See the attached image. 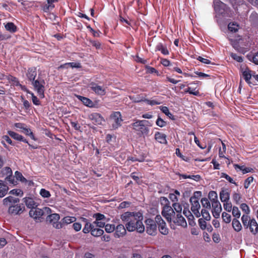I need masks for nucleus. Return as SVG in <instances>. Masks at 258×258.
<instances>
[{"mask_svg":"<svg viewBox=\"0 0 258 258\" xmlns=\"http://www.w3.org/2000/svg\"><path fill=\"white\" fill-rule=\"evenodd\" d=\"M228 28L230 31L236 32L239 29V26L237 23H230L228 24Z\"/></svg>","mask_w":258,"mask_h":258,"instance_id":"nucleus-33","label":"nucleus"},{"mask_svg":"<svg viewBox=\"0 0 258 258\" xmlns=\"http://www.w3.org/2000/svg\"><path fill=\"white\" fill-rule=\"evenodd\" d=\"M156 124L161 127H164L166 125V122L160 117H158L156 121Z\"/></svg>","mask_w":258,"mask_h":258,"instance_id":"nucleus-57","label":"nucleus"},{"mask_svg":"<svg viewBox=\"0 0 258 258\" xmlns=\"http://www.w3.org/2000/svg\"><path fill=\"white\" fill-rule=\"evenodd\" d=\"M23 200L26 206L28 208L32 209L37 207V204L34 201V200L32 198H25Z\"/></svg>","mask_w":258,"mask_h":258,"instance_id":"nucleus-22","label":"nucleus"},{"mask_svg":"<svg viewBox=\"0 0 258 258\" xmlns=\"http://www.w3.org/2000/svg\"><path fill=\"white\" fill-rule=\"evenodd\" d=\"M94 226V225L93 223H90L88 222L86 223L83 229V232L84 233H88L90 231L91 232V230H92Z\"/></svg>","mask_w":258,"mask_h":258,"instance_id":"nucleus-36","label":"nucleus"},{"mask_svg":"<svg viewBox=\"0 0 258 258\" xmlns=\"http://www.w3.org/2000/svg\"><path fill=\"white\" fill-rule=\"evenodd\" d=\"M249 224L248 227L250 232L253 234H256L258 232V224L256 221L253 218L251 219Z\"/></svg>","mask_w":258,"mask_h":258,"instance_id":"nucleus-20","label":"nucleus"},{"mask_svg":"<svg viewBox=\"0 0 258 258\" xmlns=\"http://www.w3.org/2000/svg\"><path fill=\"white\" fill-rule=\"evenodd\" d=\"M29 215L35 220H39L43 215V213L41 209L35 207L30 210Z\"/></svg>","mask_w":258,"mask_h":258,"instance_id":"nucleus-15","label":"nucleus"},{"mask_svg":"<svg viewBox=\"0 0 258 258\" xmlns=\"http://www.w3.org/2000/svg\"><path fill=\"white\" fill-rule=\"evenodd\" d=\"M251 219L248 215H243L241 217V221L244 227L246 228L248 227V225H249V223L251 221Z\"/></svg>","mask_w":258,"mask_h":258,"instance_id":"nucleus-28","label":"nucleus"},{"mask_svg":"<svg viewBox=\"0 0 258 258\" xmlns=\"http://www.w3.org/2000/svg\"><path fill=\"white\" fill-rule=\"evenodd\" d=\"M240 72L242 78L250 86L254 85V83L250 81V79L253 77V71L250 70L246 66H241L240 67Z\"/></svg>","mask_w":258,"mask_h":258,"instance_id":"nucleus-7","label":"nucleus"},{"mask_svg":"<svg viewBox=\"0 0 258 258\" xmlns=\"http://www.w3.org/2000/svg\"><path fill=\"white\" fill-rule=\"evenodd\" d=\"M115 229L114 225L107 224L105 225V230L107 233H111L113 232Z\"/></svg>","mask_w":258,"mask_h":258,"instance_id":"nucleus-54","label":"nucleus"},{"mask_svg":"<svg viewBox=\"0 0 258 258\" xmlns=\"http://www.w3.org/2000/svg\"><path fill=\"white\" fill-rule=\"evenodd\" d=\"M122 121L121 115L119 112H114L110 116V122L112 128L114 129L120 126Z\"/></svg>","mask_w":258,"mask_h":258,"instance_id":"nucleus-9","label":"nucleus"},{"mask_svg":"<svg viewBox=\"0 0 258 258\" xmlns=\"http://www.w3.org/2000/svg\"><path fill=\"white\" fill-rule=\"evenodd\" d=\"M230 194L228 191L225 190H222L220 193V199L222 202L229 201Z\"/></svg>","mask_w":258,"mask_h":258,"instance_id":"nucleus-23","label":"nucleus"},{"mask_svg":"<svg viewBox=\"0 0 258 258\" xmlns=\"http://www.w3.org/2000/svg\"><path fill=\"white\" fill-rule=\"evenodd\" d=\"M89 118L96 125H101L104 121L103 117L97 113H93L90 114Z\"/></svg>","mask_w":258,"mask_h":258,"instance_id":"nucleus-13","label":"nucleus"},{"mask_svg":"<svg viewBox=\"0 0 258 258\" xmlns=\"http://www.w3.org/2000/svg\"><path fill=\"white\" fill-rule=\"evenodd\" d=\"M77 97L78 98L79 100L81 101L85 106L89 107H94L95 104L94 102L89 98L80 95H77Z\"/></svg>","mask_w":258,"mask_h":258,"instance_id":"nucleus-17","label":"nucleus"},{"mask_svg":"<svg viewBox=\"0 0 258 258\" xmlns=\"http://www.w3.org/2000/svg\"><path fill=\"white\" fill-rule=\"evenodd\" d=\"M199 193L200 192H195L194 196L190 198V202L191 205V210L194 215L198 218L201 216V213L199 211L201 206L199 199L196 197V194Z\"/></svg>","mask_w":258,"mask_h":258,"instance_id":"nucleus-8","label":"nucleus"},{"mask_svg":"<svg viewBox=\"0 0 258 258\" xmlns=\"http://www.w3.org/2000/svg\"><path fill=\"white\" fill-rule=\"evenodd\" d=\"M143 220V216L141 212H130V231H137L139 233H143L145 231Z\"/></svg>","mask_w":258,"mask_h":258,"instance_id":"nucleus-1","label":"nucleus"},{"mask_svg":"<svg viewBox=\"0 0 258 258\" xmlns=\"http://www.w3.org/2000/svg\"><path fill=\"white\" fill-rule=\"evenodd\" d=\"M39 193L40 195L44 198H48L51 196L50 192L44 188L41 189Z\"/></svg>","mask_w":258,"mask_h":258,"instance_id":"nucleus-42","label":"nucleus"},{"mask_svg":"<svg viewBox=\"0 0 258 258\" xmlns=\"http://www.w3.org/2000/svg\"><path fill=\"white\" fill-rule=\"evenodd\" d=\"M8 134L13 139L18 140L24 142L25 143H28L26 140L24 139V138L20 135L13 132V131H9Z\"/></svg>","mask_w":258,"mask_h":258,"instance_id":"nucleus-24","label":"nucleus"},{"mask_svg":"<svg viewBox=\"0 0 258 258\" xmlns=\"http://www.w3.org/2000/svg\"><path fill=\"white\" fill-rule=\"evenodd\" d=\"M26 92L31 95L33 103L35 105H39L40 102L39 99L37 98V97L34 95V93L29 91V90H26Z\"/></svg>","mask_w":258,"mask_h":258,"instance_id":"nucleus-40","label":"nucleus"},{"mask_svg":"<svg viewBox=\"0 0 258 258\" xmlns=\"http://www.w3.org/2000/svg\"><path fill=\"white\" fill-rule=\"evenodd\" d=\"M132 126L133 129L139 134L147 135L149 133V127L152 126V124L148 120H139L133 123Z\"/></svg>","mask_w":258,"mask_h":258,"instance_id":"nucleus-3","label":"nucleus"},{"mask_svg":"<svg viewBox=\"0 0 258 258\" xmlns=\"http://www.w3.org/2000/svg\"><path fill=\"white\" fill-rule=\"evenodd\" d=\"M93 224H94V225H95L96 226L99 227H103L105 225V222H104L103 221L95 220V221H94L93 223Z\"/></svg>","mask_w":258,"mask_h":258,"instance_id":"nucleus-62","label":"nucleus"},{"mask_svg":"<svg viewBox=\"0 0 258 258\" xmlns=\"http://www.w3.org/2000/svg\"><path fill=\"white\" fill-rule=\"evenodd\" d=\"M15 174V176L17 179H19L23 182L26 181V178L23 176L22 174L20 172L16 171Z\"/></svg>","mask_w":258,"mask_h":258,"instance_id":"nucleus-61","label":"nucleus"},{"mask_svg":"<svg viewBox=\"0 0 258 258\" xmlns=\"http://www.w3.org/2000/svg\"><path fill=\"white\" fill-rule=\"evenodd\" d=\"M90 88L96 94L100 96H104L106 94V88L97 84L92 83L90 85Z\"/></svg>","mask_w":258,"mask_h":258,"instance_id":"nucleus-12","label":"nucleus"},{"mask_svg":"<svg viewBox=\"0 0 258 258\" xmlns=\"http://www.w3.org/2000/svg\"><path fill=\"white\" fill-rule=\"evenodd\" d=\"M232 215L236 218V219H238L240 217V212L238 208L237 207H233L232 209Z\"/></svg>","mask_w":258,"mask_h":258,"instance_id":"nucleus-39","label":"nucleus"},{"mask_svg":"<svg viewBox=\"0 0 258 258\" xmlns=\"http://www.w3.org/2000/svg\"><path fill=\"white\" fill-rule=\"evenodd\" d=\"M249 59L255 64L258 65V52L252 56L251 58H249Z\"/></svg>","mask_w":258,"mask_h":258,"instance_id":"nucleus-64","label":"nucleus"},{"mask_svg":"<svg viewBox=\"0 0 258 258\" xmlns=\"http://www.w3.org/2000/svg\"><path fill=\"white\" fill-rule=\"evenodd\" d=\"M75 219V218L73 217H66L62 219V221L64 223L69 224L74 222Z\"/></svg>","mask_w":258,"mask_h":258,"instance_id":"nucleus-48","label":"nucleus"},{"mask_svg":"<svg viewBox=\"0 0 258 258\" xmlns=\"http://www.w3.org/2000/svg\"><path fill=\"white\" fill-rule=\"evenodd\" d=\"M19 201L18 198L9 196L3 200V203L4 205L9 207L8 212L10 214L17 215L22 211L21 206L16 204Z\"/></svg>","mask_w":258,"mask_h":258,"instance_id":"nucleus-2","label":"nucleus"},{"mask_svg":"<svg viewBox=\"0 0 258 258\" xmlns=\"http://www.w3.org/2000/svg\"><path fill=\"white\" fill-rule=\"evenodd\" d=\"M201 215H202L203 217L206 220L209 221L211 219V216L209 212L206 209H203L201 211Z\"/></svg>","mask_w":258,"mask_h":258,"instance_id":"nucleus-43","label":"nucleus"},{"mask_svg":"<svg viewBox=\"0 0 258 258\" xmlns=\"http://www.w3.org/2000/svg\"><path fill=\"white\" fill-rule=\"evenodd\" d=\"M212 205L213 208L212 211L213 215L215 218H218L219 217L222 210L221 204L218 201H212Z\"/></svg>","mask_w":258,"mask_h":258,"instance_id":"nucleus-14","label":"nucleus"},{"mask_svg":"<svg viewBox=\"0 0 258 258\" xmlns=\"http://www.w3.org/2000/svg\"><path fill=\"white\" fill-rule=\"evenodd\" d=\"M121 218L123 221L126 222L125 226L127 230L129 231V213L125 212L121 216Z\"/></svg>","mask_w":258,"mask_h":258,"instance_id":"nucleus-34","label":"nucleus"},{"mask_svg":"<svg viewBox=\"0 0 258 258\" xmlns=\"http://www.w3.org/2000/svg\"><path fill=\"white\" fill-rule=\"evenodd\" d=\"M70 66L71 68H80L81 67V64L79 62H68L66 63L63 64L61 65L59 68H67L68 66Z\"/></svg>","mask_w":258,"mask_h":258,"instance_id":"nucleus-31","label":"nucleus"},{"mask_svg":"<svg viewBox=\"0 0 258 258\" xmlns=\"http://www.w3.org/2000/svg\"><path fill=\"white\" fill-rule=\"evenodd\" d=\"M155 139L161 144H166L167 143L166 136L164 134L160 132H156L155 133Z\"/></svg>","mask_w":258,"mask_h":258,"instance_id":"nucleus-18","label":"nucleus"},{"mask_svg":"<svg viewBox=\"0 0 258 258\" xmlns=\"http://www.w3.org/2000/svg\"><path fill=\"white\" fill-rule=\"evenodd\" d=\"M183 213L188 219V223L190 225L192 226L195 224V222L193 221L194 217L188 209H184Z\"/></svg>","mask_w":258,"mask_h":258,"instance_id":"nucleus-26","label":"nucleus"},{"mask_svg":"<svg viewBox=\"0 0 258 258\" xmlns=\"http://www.w3.org/2000/svg\"><path fill=\"white\" fill-rule=\"evenodd\" d=\"M222 218L223 221L226 223H230L231 220L230 215L226 212H223L222 214Z\"/></svg>","mask_w":258,"mask_h":258,"instance_id":"nucleus-41","label":"nucleus"},{"mask_svg":"<svg viewBox=\"0 0 258 258\" xmlns=\"http://www.w3.org/2000/svg\"><path fill=\"white\" fill-rule=\"evenodd\" d=\"M222 147L220 148L219 150V156L220 158H226V157L225 156V154L226 151V147L225 144L222 142Z\"/></svg>","mask_w":258,"mask_h":258,"instance_id":"nucleus-38","label":"nucleus"},{"mask_svg":"<svg viewBox=\"0 0 258 258\" xmlns=\"http://www.w3.org/2000/svg\"><path fill=\"white\" fill-rule=\"evenodd\" d=\"M209 197L211 199V202L217 200V194L215 191H211L209 193Z\"/></svg>","mask_w":258,"mask_h":258,"instance_id":"nucleus-49","label":"nucleus"},{"mask_svg":"<svg viewBox=\"0 0 258 258\" xmlns=\"http://www.w3.org/2000/svg\"><path fill=\"white\" fill-rule=\"evenodd\" d=\"M223 207L225 210L229 212H230L233 208L232 207V204L230 202H229V201L224 202Z\"/></svg>","mask_w":258,"mask_h":258,"instance_id":"nucleus-52","label":"nucleus"},{"mask_svg":"<svg viewBox=\"0 0 258 258\" xmlns=\"http://www.w3.org/2000/svg\"><path fill=\"white\" fill-rule=\"evenodd\" d=\"M157 50L160 51L161 53L164 55H167L169 54V51L167 48L164 46L162 44H158L156 47Z\"/></svg>","mask_w":258,"mask_h":258,"instance_id":"nucleus-32","label":"nucleus"},{"mask_svg":"<svg viewBox=\"0 0 258 258\" xmlns=\"http://www.w3.org/2000/svg\"><path fill=\"white\" fill-rule=\"evenodd\" d=\"M145 69L147 73L153 74L157 73L158 75V72L154 68L150 67L149 66H146Z\"/></svg>","mask_w":258,"mask_h":258,"instance_id":"nucleus-56","label":"nucleus"},{"mask_svg":"<svg viewBox=\"0 0 258 258\" xmlns=\"http://www.w3.org/2000/svg\"><path fill=\"white\" fill-rule=\"evenodd\" d=\"M131 177L135 180V181L139 184L141 182V176H139L138 174L133 173L131 175Z\"/></svg>","mask_w":258,"mask_h":258,"instance_id":"nucleus-53","label":"nucleus"},{"mask_svg":"<svg viewBox=\"0 0 258 258\" xmlns=\"http://www.w3.org/2000/svg\"><path fill=\"white\" fill-rule=\"evenodd\" d=\"M233 200L236 202V203H238L241 200V196L238 193H234L233 195Z\"/></svg>","mask_w":258,"mask_h":258,"instance_id":"nucleus-63","label":"nucleus"},{"mask_svg":"<svg viewBox=\"0 0 258 258\" xmlns=\"http://www.w3.org/2000/svg\"><path fill=\"white\" fill-rule=\"evenodd\" d=\"M104 233V231L100 228H97L94 226L92 230H91V234L95 237L101 236Z\"/></svg>","mask_w":258,"mask_h":258,"instance_id":"nucleus-29","label":"nucleus"},{"mask_svg":"<svg viewBox=\"0 0 258 258\" xmlns=\"http://www.w3.org/2000/svg\"><path fill=\"white\" fill-rule=\"evenodd\" d=\"M10 194L22 197L23 195V191L20 189H14L10 191Z\"/></svg>","mask_w":258,"mask_h":258,"instance_id":"nucleus-58","label":"nucleus"},{"mask_svg":"<svg viewBox=\"0 0 258 258\" xmlns=\"http://www.w3.org/2000/svg\"><path fill=\"white\" fill-rule=\"evenodd\" d=\"M5 28L7 30L10 31V32H15L17 30L16 26L14 25V23L11 22L8 23L5 25Z\"/></svg>","mask_w":258,"mask_h":258,"instance_id":"nucleus-35","label":"nucleus"},{"mask_svg":"<svg viewBox=\"0 0 258 258\" xmlns=\"http://www.w3.org/2000/svg\"><path fill=\"white\" fill-rule=\"evenodd\" d=\"M60 218L59 215L57 214H52L48 215L46 218V221L51 224L53 227L56 229L61 228V224L58 221Z\"/></svg>","mask_w":258,"mask_h":258,"instance_id":"nucleus-10","label":"nucleus"},{"mask_svg":"<svg viewBox=\"0 0 258 258\" xmlns=\"http://www.w3.org/2000/svg\"><path fill=\"white\" fill-rule=\"evenodd\" d=\"M240 209L246 214L248 215L250 213V209L249 207L245 203L241 204L240 206Z\"/></svg>","mask_w":258,"mask_h":258,"instance_id":"nucleus-47","label":"nucleus"},{"mask_svg":"<svg viewBox=\"0 0 258 258\" xmlns=\"http://www.w3.org/2000/svg\"><path fill=\"white\" fill-rule=\"evenodd\" d=\"M159 230L163 235H167L168 233V229L166 227L165 222H162L158 225Z\"/></svg>","mask_w":258,"mask_h":258,"instance_id":"nucleus-30","label":"nucleus"},{"mask_svg":"<svg viewBox=\"0 0 258 258\" xmlns=\"http://www.w3.org/2000/svg\"><path fill=\"white\" fill-rule=\"evenodd\" d=\"M22 132L23 133H24L26 135L30 136V137L32 139H33L34 140H35V137H34L32 132H31V131L30 129L27 128H24V130H23Z\"/></svg>","mask_w":258,"mask_h":258,"instance_id":"nucleus-55","label":"nucleus"},{"mask_svg":"<svg viewBox=\"0 0 258 258\" xmlns=\"http://www.w3.org/2000/svg\"><path fill=\"white\" fill-rule=\"evenodd\" d=\"M221 177H223L225 178L227 180H228L230 183H233L235 185H237L236 182L234 181V180L228 175L225 173H221Z\"/></svg>","mask_w":258,"mask_h":258,"instance_id":"nucleus-46","label":"nucleus"},{"mask_svg":"<svg viewBox=\"0 0 258 258\" xmlns=\"http://www.w3.org/2000/svg\"><path fill=\"white\" fill-rule=\"evenodd\" d=\"M45 84V81L43 79H38L31 82L34 90L37 92L38 95L41 98L44 97Z\"/></svg>","mask_w":258,"mask_h":258,"instance_id":"nucleus-6","label":"nucleus"},{"mask_svg":"<svg viewBox=\"0 0 258 258\" xmlns=\"http://www.w3.org/2000/svg\"><path fill=\"white\" fill-rule=\"evenodd\" d=\"M214 5L215 10L217 13L226 17H232L231 12L221 0H214Z\"/></svg>","mask_w":258,"mask_h":258,"instance_id":"nucleus-5","label":"nucleus"},{"mask_svg":"<svg viewBox=\"0 0 258 258\" xmlns=\"http://www.w3.org/2000/svg\"><path fill=\"white\" fill-rule=\"evenodd\" d=\"M249 20L252 22H255L258 21V15L255 13L253 12L250 16Z\"/></svg>","mask_w":258,"mask_h":258,"instance_id":"nucleus-60","label":"nucleus"},{"mask_svg":"<svg viewBox=\"0 0 258 258\" xmlns=\"http://www.w3.org/2000/svg\"><path fill=\"white\" fill-rule=\"evenodd\" d=\"M146 224V231L151 235H154L156 233L157 226L155 222L151 219H148L145 221Z\"/></svg>","mask_w":258,"mask_h":258,"instance_id":"nucleus-11","label":"nucleus"},{"mask_svg":"<svg viewBox=\"0 0 258 258\" xmlns=\"http://www.w3.org/2000/svg\"><path fill=\"white\" fill-rule=\"evenodd\" d=\"M185 93H188L190 94H192L196 96H198L199 95V92L196 89H191L190 87H188L186 89L184 90Z\"/></svg>","mask_w":258,"mask_h":258,"instance_id":"nucleus-44","label":"nucleus"},{"mask_svg":"<svg viewBox=\"0 0 258 258\" xmlns=\"http://www.w3.org/2000/svg\"><path fill=\"white\" fill-rule=\"evenodd\" d=\"M174 210L178 213L180 214L182 210V207L179 203H174L172 205Z\"/></svg>","mask_w":258,"mask_h":258,"instance_id":"nucleus-51","label":"nucleus"},{"mask_svg":"<svg viewBox=\"0 0 258 258\" xmlns=\"http://www.w3.org/2000/svg\"><path fill=\"white\" fill-rule=\"evenodd\" d=\"M253 180V178L252 176H250V177H248V178H247L244 181V188H247L249 187L250 183L251 182H252Z\"/></svg>","mask_w":258,"mask_h":258,"instance_id":"nucleus-50","label":"nucleus"},{"mask_svg":"<svg viewBox=\"0 0 258 258\" xmlns=\"http://www.w3.org/2000/svg\"><path fill=\"white\" fill-rule=\"evenodd\" d=\"M161 202L162 205H164L162 214L167 221L170 223L174 217V212L172 208L168 205L169 201L166 198L162 197L161 198Z\"/></svg>","mask_w":258,"mask_h":258,"instance_id":"nucleus-4","label":"nucleus"},{"mask_svg":"<svg viewBox=\"0 0 258 258\" xmlns=\"http://www.w3.org/2000/svg\"><path fill=\"white\" fill-rule=\"evenodd\" d=\"M93 217L96 219V220L98 221H103L105 219V216L100 213L95 214L93 216Z\"/></svg>","mask_w":258,"mask_h":258,"instance_id":"nucleus-59","label":"nucleus"},{"mask_svg":"<svg viewBox=\"0 0 258 258\" xmlns=\"http://www.w3.org/2000/svg\"><path fill=\"white\" fill-rule=\"evenodd\" d=\"M172 221H173V223L176 225L181 226L183 227H185L187 226L185 220L180 215V214H177L176 217H173Z\"/></svg>","mask_w":258,"mask_h":258,"instance_id":"nucleus-16","label":"nucleus"},{"mask_svg":"<svg viewBox=\"0 0 258 258\" xmlns=\"http://www.w3.org/2000/svg\"><path fill=\"white\" fill-rule=\"evenodd\" d=\"M8 190V187L0 180V198L4 197Z\"/></svg>","mask_w":258,"mask_h":258,"instance_id":"nucleus-27","label":"nucleus"},{"mask_svg":"<svg viewBox=\"0 0 258 258\" xmlns=\"http://www.w3.org/2000/svg\"><path fill=\"white\" fill-rule=\"evenodd\" d=\"M161 110L167 116H168L170 118L173 119L174 117L171 113L169 111L168 108L166 106H161L160 107Z\"/></svg>","mask_w":258,"mask_h":258,"instance_id":"nucleus-37","label":"nucleus"},{"mask_svg":"<svg viewBox=\"0 0 258 258\" xmlns=\"http://www.w3.org/2000/svg\"><path fill=\"white\" fill-rule=\"evenodd\" d=\"M232 225L234 230L236 232H239L242 229V225L237 219L234 218L233 219Z\"/></svg>","mask_w":258,"mask_h":258,"instance_id":"nucleus-25","label":"nucleus"},{"mask_svg":"<svg viewBox=\"0 0 258 258\" xmlns=\"http://www.w3.org/2000/svg\"><path fill=\"white\" fill-rule=\"evenodd\" d=\"M26 76L29 81H34L37 76V72L35 68H30L28 70Z\"/></svg>","mask_w":258,"mask_h":258,"instance_id":"nucleus-19","label":"nucleus"},{"mask_svg":"<svg viewBox=\"0 0 258 258\" xmlns=\"http://www.w3.org/2000/svg\"><path fill=\"white\" fill-rule=\"evenodd\" d=\"M115 236L117 237L124 236L126 234V229L122 224L118 225L115 230Z\"/></svg>","mask_w":258,"mask_h":258,"instance_id":"nucleus-21","label":"nucleus"},{"mask_svg":"<svg viewBox=\"0 0 258 258\" xmlns=\"http://www.w3.org/2000/svg\"><path fill=\"white\" fill-rule=\"evenodd\" d=\"M201 203L202 206L205 208L206 209H210L211 207V205L210 202L207 198H203L201 200Z\"/></svg>","mask_w":258,"mask_h":258,"instance_id":"nucleus-45","label":"nucleus"}]
</instances>
